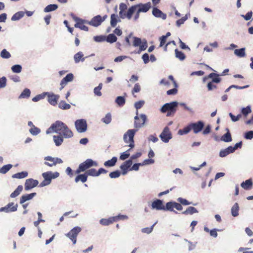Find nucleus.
Returning <instances> with one entry per match:
<instances>
[{
	"instance_id": "nucleus-58",
	"label": "nucleus",
	"mask_w": 253,
	"mask_h": 253,
	"mask_svg": "<svg viewBox=\"0 0 253 253\" xmlns=\"http://www.w3.org/2000/svg\"><path fill=\"white\" fill-rule=\"evenodd\" d=\"M121 175V172L119 170H116L113 172H111L109 174V176L111 178H116L119 177Z\"/></svg>"
},
{
	"instance_id": "nucleus-19",
	"label": "nucleus",
	"mask_w": 253,
	"mask_h": 253,
	"mask_svg": "<svg viewBox=\"0 0 253 253\" xmlns=\"http://www.w3.org/2000/svg\"><path fill=\"white\" fill-rule=\"evenodd\" d=\"M48 102L52 105L55 106L57 104V101L59 98V95H55L53 93H47Z\"/></svg>"
},
{
	"instance_id": "nucleus-4",
	"label": "nucleus",
	"mask_w": 253,
	"mask_h": 253,
	"mask_svg": "<svg viewBox=\"0 0 253 253\" xmlns=\"http://www.w3.org/2000/svg\"><path fill=\"white\" fill-rule=\"evenodd\" d=\"M177 105L178 103L176 101L166 103L161 108V111L163 113L167 112V116H173L176 111Z\"/></svg>"
},
{
	"instance_id": "nucleus-41",
	"label": "nucleus",
	"mask_w": 253,
	"mask_h": 253,
	"mask_svg": "<svg viewBox=\"0 0 253 253\" xmlns=\"http://www.w3.org/2000/svg\"><path fill=\"white\" fill-rule=\"evenodd\" d=\"M58 107L61 109L67 110L71 108V105L65 101H61L58 104Z\"/></svg>"
},
{
	"instance_id": "nucleus-8",
	"label": "nucleus",
	"mask_w": 253,
	"mask_h": 253,
	"mask_svg": "<svg viewBox=\"0 0 253 253\" xmlns=\"http://www.w3.org/2000/svg\"><path fill=\"white\" fill-rule=\"evenodd\" d=\"M44 160L45 161L44 163V165L50 167L56 166L57 164L63 163V161L61 159L51 156H46L44 157Z\"/></svg>"
},
{
	"instance_id": "nucleus-45",
	"label": "nucleus",
	"mask_w": 253,
	"mask_h": 253,
	"mask_svg": "<svg viewBox=\"0 0 253 253\" xmlns=\"http://www.w3.org/2000/svg\"><path fill=\"white\" fill-rule=\"evenodd\" d=\"M12 167V165L11 164L4 165L0 169V173L5 174L9 171Z\"/></svg>"
},
{
	"instance_id": "nucleus-1",
	"label": "nucleus",
	"mask_w": 253,
	"mask_h": 253,
	"mask_svg": "<svg viewBox=\"0 0 253 253\" xmlns=\"http://www.w3.org/2000/svg\"><path fill=\"white\" fill-rule=\"evenodd\" d=\"M147 121V116L145 114L138 115V111H136V116L134 117V126L136 128L128 130L124 135V140L126 143L129 144L128 146L130 148L134 147V136L138 129L145 125Z\"/></svg>"
},
{
	"instance_id": "nucleus-5",
	"label": "nucleus",
	"mask_w": 253,
	"mask_h": 253,
	"mask_svg": "<svg viewBox=\"0 0 253 253\" xmlns=\"http://www.w3.org/2000/svg\"><path fill=\"white\" fill-rule=\"evenodd\" d=\"M42 176L44 180L40 183V187L49 185L51 183L52 179L56 178L59 176V173L58 172L53 173L51 171H47L42 173Z\"/></svg>"
},
{
	"instance_id": "nucleus-36",
	"label": "nucleus",
	"mask_w": 253,
	"mask_h": 253,
	"mask_svg": "<svg viewBox=\"0 0 253 253\" xmlns=\"http://www.w3.org/2000/svg\"><path fill=\"white\" fill-rule=\"evenodd\" d=\"M25 13L23 11H19L15 13L11 17L12 21L18 20L23 17Z\"/></svg>"
},
{
	"instance_id": "nucleus-40",
	"label": "nucleus",
	"mask_w": 253,
	"mask_h": 253,
	"mask_svg": "<svg viewBox=\"0 0 253 253\" xmlns=\"http://www.w3.org/2000/svg\"><path fill=\"white\" fill-rule=\"evenodd\" d=\"M174 202H169L166 204V206H164V211H174Z\"/></svg>"
},
{
	"instance_id": "nucleus-61",
	"label": "nucleus",
	"mask_w": 253,
	"mask_h": 253,
	"mask_svg": "<svg viewBox=\"0 0 253 253\" xmlns=\"http://www.w3.org/2000/svg\"><path fill=\"white\" fill-rule=\"evenodd\" d=\"M7 79L5 77L0 78V88H3L6 85Z\"/></svg>"
},
{
	"instance_id": "nucleus-22",
	"label": "nucleus",
	"mask_w": 253,
	"mask_h": 253,
	"mask_svg": "<svg viewBox=\"0 0 253 253\" xmlns=\"http://www.w3.org/2000/svg\"><path fill=\"white\" fill-rule=\"evenodd\" d=\"M36 193H32L29 194H25L22 195L20 199V203L24 204L26 201L32 199L36 195Z\"/></svg>"
},
{
	"instance_id": "nucleus-43",
	"label": "nucleus",
	"mask_w": 253,
	"mask_h": 253,
	"mask_svg": "<svg viewBox=\"0 0 253 253\" xmlns=\"http://www.w3.org/2000/svg\"><path fill=\"white\" fill-rule=\"evenodd\" d=\"M175 54L176 57L180 60H183L185 58V55L184 53L181 51L178 50V49H175Z\"/></svg>"
},
{
	"instance_id": "nucleus-52",
	"label": "nucleus",
	"mask_w": 253,
	"mask_h": 253,
	"mask_svg": "<svg viewBox=\"0 0 253 253\" xmlns=\"http://www.w3.org/2000/svg\"><path fill=\"white\" fill-rule=\"evenodd\" d=\"M112 120L111 114L109 113H107L104 118L102 119V121L106 124H109Z\"/></svg>"
},
{
	"instance_id": "nucleus-62",
	"label": "nucleus",
	"mask_w": 253,
	"mask_h": 253,
	"mask_svg": "<svg viewBox=\"0 0 253 253\" xmlns=\"http://www.w3.org/2000/svg\"><path fill=\"white\" fill-rule=\"evenodd\" d=\"M130 150V149L127 150V151H126V152L122 153L121 154V156L120 157V159L122 160H126V159H127V158H128V157L129 156V153H128V151Z\"/></svg>"
},
{
	"instance_id": "nucleus-33",
	"label": "nucleus",
	"mask_w": 253,
	"mask_h": 253,
	"mask_svg": "<svg viewBox=\"0 0 253 253\" xmlns=\"http://www.w3.org/2000/svg\"><path fill=\"white\" fill-rule=\"evenodd\" d=\"M198 210L193 207H188L185 211L182 212V214L185 215L193 214L195 213H197Z\"/></svg>"
},
{
	"instance_id": "nucleus-17",
	"label": "nucleus",
	"mask_w": 253,
	"mask_h": 253,
	"mask_svg": "<svg viewBox=\"0 0 253 253\" xmlns=\"http://www.w3.org/2000/svg\"><path fill=\"white\" fill-rule=\"evenodd\" d=\"M152 209H156L157 210H164V205L163 201L159 199L154 201L151 204Z\"/></svg>"
},
{
	"instance_id": "nucleus-3",
	"label": "nucleus",
	"mask_w": 253,
	"mask_h": 253,
	"mask_svg": "<svg viewBox=\"0 0 253 253\" xmlns=\"http://www.w3.org/2000/svg\"><path fill=\"white\" fill-rule=\"evenodd\" d=\"M97 166V163L96 162L93 161L92 159H87L79 165L78 168L75 171V173L79 174L84 171L85 172L86 171L89 169V168L91 167Z\"/></svg>"
},
{
	"instance_id": "nucleus-44",
	"label": "nucleus",
	"mask_w": 253,
	"mask_h": 253,
	"mask_svg": "<svg viewBox=\"0 0 253 253\" xmlns=\"http://www.w3.org/2000/svg\"><path fill=\"white\" fill-rule=\"evenodd\" d=\"M191 130L190 124L188 126L184 127L183 129H179L178 133L180 135H183L188 133Z\"/></svg>"
},
{
	"instance_id": "nucleus-30",
	"label": "nucleus",
	"mask_w": 253,
	"mask_h": 253,
	"mask_svg": "<svg viewBox=\"0 0 253 253\" xmlns=\"http://www.w3.org/2000/svg\"><path fill=\"white\" fill-rule=\"evenodd\" d=\"M64 136L58 135L53 136V141L57 146H59L62 144L63 142Z\"/></svg>"
},
{
	"instance_id": "nucleus-26",
	"label": "nucleus",
	"mask_w": 253,
	"mask_h": 253,
	"mask_svg": "<svg viewBox=\"0 0 253 253\" xmlns=\"http://www.w3.org/2000/svg\"><path fill=\"white\" fill-rule=\"evenodd\" d=\"M232 149V146H230L226 149L221 150L219 152V156L220 157H225L229 154L233 153Z\"/></svg>"
},
{
	"instance_id": "nucleus-64",
	"label": "nucleus",
	"mask_w": 253,
	"mask_h": 253,
	"mask_svg": "<svg viewBox=\"0 0 253 253\" xmlns=\"http://www.w3.org/2000/svg\"><path fill=\"white\" fill-rule=\"evenodd\" d=\"M244 137L246 139H252L253 138V131L250 130L245 133Z\"/></svg>"
},
{
	"instance_id": "nucleus-53",
	"label": "nucleus",
	"mask_w": 253,
	"mask_h": 253,
	"mask_svg": "<svg viewBox=\"0 0 253 253\" xmlns=\"http://www.w3.org/2000/svg\"><path fill=\"white\" fill-rule=\"evenodd\" d=\"M157 222L150 227H146L142 229V232L144 233L149 234L152 232L154 226L156 224Z\"/></svg>"
},
{
	"instance_id": "nucleus-54",
	"label": "nucleus",
	"mask_w": 253,
	"mask_h": 253,
	"mask_svg": "<svg viewBox=\"0 0 253 253\" xmlns=\"http://www.w3.org/2000/svg\"><path fill=\"white\" fill-rule=\"evenodd\" d=\"M11 70L14 73H19L21 72L22 67L20 65H15L11 67Z\"/></svg>"
},
{
	"instance_id": "nucleus-46",
	"label": "nucleus",
	"mask_w": 253,
	"mask_h": 253,
	"mask_svg": "<svg viewBox=\"0 0 253 253\" xmlns=\"http://www.w3.org/2000/svg\"><path fill=\"white\" fill-rule=\"evenodd\" d=\"M58 6L56 4H49L44 9V12H48L50 11L55 10L57 9Z\"/></svg>"
},
{
	"instance_id": "nucleus-55",
	"label": "nucleus",
	"mask_w": 253,
	"mask_h": 253,
	"mask_svg": "<svg viewBox=\"0 0 253 253\" xmlns=\"http://www.w3.org/2000/svg\"><path fill=\"white\" fill-rule=\"evenodd\" d=\"M47 92H45L42 94L38 95L36 96L35 97H34L32 99V100L34 102H37L38 101H39L40 100L44 98L45 97V96L47 95Z\"/></svg>"
},
{
	"instance_id": "nucleus-12",
	"label": "nucleus",
	"mask_w": 253,
	"mask_h": 253,
	"mask_svg": "<svg viewBox=\"0 0 253 253\" xmlns=\"http://www.w3.org/2000/svg\"><path fill=\"white\" fill-rule=\"evenodd\" d=\"M107 17V15H105L103 17H101L100 15H98L92 18L91 21L88 22V23L90 25L97 27L100 25Z\"/></svg>"
},
{
	"instance_id": "nucleus-38",
	"label": "nucleus",
	"mask_w": 253,
	"mask_h": 253,
	"mask_svg": "<svg viewBox=\"0 0 253 253\" xmlns=\"http://www.w3.org/2000/svg\"><path fill=\"white\" fill-rule=\"evenodd\" d=\"M115 102L120 107L123 106L126 103V99L124 97L118 96Z\"/></svg>"
},
{
	"instance_id": "nucleus-20",
	"label": "nucleus",
	"mask_w": 253,
	"mask_h": 253,
	"mask_svg": "<svg viewBox=\"0 0 253 253\" xmlns=\"http://www.w3.org/2000/svg\"><path fill=\"white\" fill-rule=\"evenodd\" d=\"M153 15L157 17L160 18L163 20H165L167 18V14L163 13L161 10L157 7H154L152 10Z\"/></svg>"
},
{
	"instance_id": "nucleus-21",
	"label": "nucleus",
	"mask_w": 253,
	"mask_h": 253,
	"mask_svg": "<svg viewBox=\"0 0 253 253\" xmlns=\"http://www.w3.org/2000/svg\"><path fill=\"white\" fill-rule=\"evenodd\" d=\"M209 78L212 79V83H219L221 81V79L219 77V75L216 73H211L208 76H206L203 78V81L205 82L207 79Z\"/></svg>"
},
{
	"instance_id": "nucleus-32",
	"label": "nucleus",
	"mask_w": 253,
	"mask_h": 253,
	"mask_svg": "<svg viewBox=\"0 0 253 253\" xmlns=\"http://www.w3.org/2000/svg\"><path fill=\"white\" fill-rule=\"evenodd\" d=\"M127 5L126 4L124 3H121L120 4V12H119V15L121 18L124 19L125 16L124 14L126 12V10L127 9Z\"/></svg>"
},
{
	"instance_id": "nucleus-49",
	"label": "nucleus",
	"mask_w": 253,
	"mask_h": 253,
	"mask_svg": "<svg viewBox=\"0 0 253 253\" xmlns=\"http://www.w3.org/2000/svg\"><path fill=\"white\" fill-rule=\"evenodd\" d=\"M87 176H98L97 171L95 169H90L85 171Z\"/></svg>"
},
{
	"instance_id": "nucleus-25",
	"label": "nucleus",
	"mask_w": 253,
	"mask_h": 253,
	"mask_svg": "<svg viewBox=\"0 0 253 253\" xmlns=\"http://www.w3.org/2000/svg\"><path fill=\"white\" fill-rule=\"evenodd\" d=\"M77 174L78 175L76 176L75 179V181L76 183H78L79 181H81L83 183H84L87 181V176L85 172L83 174L79 173Z\"/></svg>"
},
{
	"instance_id": "nucleus-48",
	"label": "nucleus",
	"mask_w": 253,
	"mask_h": 253,
	"mask_svg": "<svg viewBox=\"0 0 253 253\" xmlns=\"http://www.w3.org/2000/svg\"><path fill=\"white\" fill-rule=\"evenodd\" d=\"M117 40V38L113 34L108 35L106 38V41L110 43H113L116 42Z\"/></svg>"
},
{
	"instance_id": "nucleus-59",
	"label": "nucleus",
	"mask_w": 253,
	"mask_h": 253,
	"mask_svg": "<svg viewBox=\"0 0 253 253\" xmlns=\"http://www.w3.org/2000/svg\"><path fill=\"white\" fill-rule=\"evenodd\" d=\"M30 133L33 135H37L40 132V129L34 126V127H31L29 130Z\"/></svg>"
},
{
	"instance_id": "nucleus-28",
	"label": "nucleus",
	"mask_w": 253,
	"mask_h": 253,
	"mask_svg": "<svg viewBox=\"0 0 253 253\" xmlns=\"http://www.w3.org/2000/svg\"><path fill=\"white\" fill-rule=\"evenodd\" d=\"M121 22L118 16L115 14H112L111 15L110 24L112 27L116 26L118 22Z\"/></svg>"
},
{
	"instance_id": "nucleus-51",
	"label": "nucleus",
	"mask_w": 253,
	"mask_h": 253,
	"mask_svg": "<svg viewBox=\"0 0 253 253\" xmlns=\"http://www.w3.org/2000/svg\"><path fill=\"white\" fill-rule=\"evenodd\" d=\"M102 84L100 83L98 86L96 87L94 89V94L98 96H100L102 95L101 92L100 91L101 89L102 88Z\"/></svg>"
},
{
	"instance_id": "nucleus-11",
	"label": "nucleus",
	"mask_w": 253,
	"mask_h": 253,
	"mask_svg": "<svg viewBox=\"0 0 253 253\" xmlns=\"http://www.w3.org/2000/svg\"><path fill=\"white\" fill-rule=\"evenodd\" d=\"M73 19L76 22L74 25L75 27L80 28L81 30L85 31H88V28L84 25L85 23H87L86 21L76 16H74Z\"/></svg>"
},
{
	"instance_id": "nucleus-15",
	"label": "nucleus",
	"mask_w": 253,
	"mask_h": 253,
	"mask_svg": "<svg viewBox=\"0 0 253 253\" xmlns=\"http://www.w3.org/2000/svg\"><path fill=\"white\" fill-rule=\"evenodd\" d=\"M135 6H136V9L138 10V13L146 12L151 7V3L150 2H148L144 4L140 3L137 4H135Z\"/></svg>"
},
{
	"instance_id": "nucleus-56",
	"label": "nucleus",
	"mask_w": 253,
	"mask_h": 253,
	"mask_svg": "<svg viewBox=\"0 0 253 253\" xmlns=\"http://www.w3.org/2000/svg\"><path fill=\"white\" fill-rule=\"evenodd\" d=\"M0 56L3 58L7 59L10 57L11 55L8 51L4 49L1 51Z\"/></svg>"
},
{
	"instance_id": "nucleus-24",
	"label": "nucleus",
	"mask_w": 253,
	"mask_h": 253,
	"mask_svg": "<svg viewBox=\"0 0 253 253\" xmlns=\"http://www.w3.org/2000/svg\"><path fill=\"white\" fill-rule=\"evenodd\" d=\"M253 185V183L252 179H248L241 184V187L246 190L251 189L252 188Z\"/></svg>"
},
{
	"instance_id": "nucleus-29",
	"label": "nucleus",
	"mask_w": 253,
	"mask_h": 253,
	"mask_svg": "<svg viewBox=\"0 0 253 253\" xmlns=\"http://www.w3.org/2000/svg\"><path fill=\"white\" fill-rule=\"evenodd\" d=\"M117 158L116 157H113L111 160H108L106 161L104 163V166L106 167H111L114 166L117 162Z\"/></svg>"
},
{
	"instance_id": "nucleus-6",
	"label": "nucleus",
	"mask_w": 253,
	"mask_h": 253,
	"mask_svg": "<svg viewBox=\"0 0 253 253\" xmlns=\"http://www.w3.org/2000/svg\"><path fill=\"white\" fill-rule=\"evenodd\" d=\"M81 230V227L76 226L66 234V236L72 241L73 244H75L77 242V237Z\"/></svg>"
},
{
	"instance_id": "nucleus-60",
	"label": "nucleus",
	"mask_w": 253,
	"mask_h": 253,
	"mask_svg": "<svg viewBox=\"0 0 253 253\" xmlns=\"http://www.w3.org/2000/svg\"><path fill=\"white\" fill-rule=\"evenodd\" d=\"M113 217H114L115 222H116L120 220L127 219L128 218L127 216L125 215H121V214H119L117 216H113Z\"/></svg>"
},
{
	"instance_id": "nucleus-47",
	"label": "nucleus",
	"mask_w": 253,
	"mask_h": 253,
	"mask_svg": "<svg viewBox=\"0 0 253 253\" xmlns=\"http://www.w3.org/2000/svg\"><path fill=\"white\" fill-rule=\"evenodd\" d=\"M31 94V91L28 88H25L24 89V90L22 91L20 95L19 96V98H28Z\"/></svg>"
},
{
	"instance_id": "nucleus-34",
	"label": "nucleus",
	"mask_w": 253,
	"mask_h": 253,
	"mask_svg": "<svg viewBox=\"0 0 253 253\" xmlns=\"http://www.w3.org/2000/svg\"><path fill=\"white\" fill-rule=\"evenodd\" d=\"M83 56L84 54L81 51L75 54L74 57L75 63H79L81 61H84V58Z\"/></svg>"
},
{
	"instance_id": "nucleus-9",
	"label": "nucleus",
	"mask_w": 253,
	"mask_h": 253,
	"mask_svg": "<svg viewBox=\"0 0 253 253\" xmlns=\"http://www.w3.org/2000/svg\"><path fill=\"white\" fill-rule=\"evenodd\" d=\"M160 137L162 141L165 143H168L172 138V134L168 126H166L161 134Z\"/></svg>"
},
{
	"instance_id": "nucleus-31",
	"label": "nucleus",
	"mask_w": 253,
	"mask_h": 253,
	"mask_svg": "<svg viewBox=\"0 0 253 253\" xmlns=\"http://www.w3.org/2000/svg\"><path fill=\"white\" fill-rule=\"evenodd\" d=\"M226 130L227 132L221 137V139L226 142H231L232 141L231 133L228 128H226Z\"/></svg>"
},
{
	"instance_id": "nucleus-16",
	"label": "nucleus",
	"mask_w": 253,
	"mask_h": 253,
	"mask_svg": "<svg viewBox=\"0 0 253 253\" xmlns=\"http://www.w3.org/2000/svg\"><path fill=\"white\" fill-rule=\"evenodd\" d=\"M190 126L191 127V129L193 130V132L195 133H198L203 129L204 126V124L202 121H199L195 123L190 124Z\"/></svg>"
},
{
	"instance_id": "nucleus-42",
	"label": "nucleus",
	"mask_w": 253,
	"mask_h": 253,
	"mask_svg": "<svg viewBox=\"0 0 253 253\" xmlns=\"http://www.w3.org/2000/svg\"><path fill=\"white\" fill-rule=\"evenodd\" d=\"M234 53L235 55L240 57H244L246 55L245 49L244 48H242L240 49H235L234 50Z\"/></svg>"
},
{
	"instance_id": "nucleus-50",
	"label": "nucleus",
	"mask_w": 253,
	"mask_h": 253,
	"mask_svg": "<svg viewBox=\"0 0 253 253\" xmlns=\"http://www.w3.org/2000/svg\"><path fill=\"white\" fill-rule=\"evenodd\" d=\"M141 90V86L138 83L135 84L133 88L131 91V93L134 97H136V95H135V93L139 92Z\"/></svg>"
},
{
	"instance_id": "nucleus-37",
	"label": "nucleus",
	"mask_w": 253,
	"mask_h": 253,
	"mask_svg": "<svg viewBox=\"0 0 253 253\" xmlns=\"http://www.w3.org/2000/svg\"><path fill=\"white\" fill-rule=\"evenodd\" d=\"M22 190L23 186L22 185H19L16 188V189L14 191L10 194V197L15 198L18 196L20 194L21 192L22 191Z\"/></svg>"
},
{
	"instance_id": "nucleus-35",
	"label": "nucleus",
	"mask_w": 253,
	"mask_h": 253,
	"mask_svg": "<svg viewBox=\"0 0 253 253\" xmlns=\"http://www.w3.org/2000/svg\"><path fill=\"white\" fill-rule=\"evenodd\" d=\"M239 207L238 204L236 203L231 208V213L234 217L237 216L239 214Z\"/></svg>"
},
{
	"instance_id": "nucleus-63",
	"label": "nucleus",
	"mask_w": 253,
	"mask_h": 253,
	"mask_svg": "<svg viewBox=\"0 0 253 253\" xmlns=\"http://www.w3.org/2000/svg\"><path fill=\"white\" fill-rule=\"evenodd\" d=\"M251 111H252L251 107L250 106H247L245 108H243L242 109L241 112L244 115L247 116V115L251 113Z\"/></svg>"
},
{
	"instance_id": "nucleus-18",
	"label": "nucleus",
	"mask_w": 253,
	"mask_h": 253,
	"mask_svg": "<svg viewBox=\"0 0 253 253\" xmlns=\"http://www.w3.org/2000/svg\"><path fill=\"white\" fill-rule=\"evenodd\" d=\"M132 164L131 160H128L124 162L120 166L121 169L122 170V174L125 175L127 173L128 169L131 167Z\"/></svg>"
},
{
	"instance_id": "nucleus-27",
	"label": "nucleus",
	"mask_w": 253,
	"mask_h": 253,
	"mask_svg": "<svg viewBox=\"0 0 253 253\" xmlns=\"http://www.w3.org/2000/svg\"><path fill=\"white\" fill-rule=\"evenodd\" d=\"M114 222V217L113 216L108 218H102L99 221L100 223L103 226H108Z\"/></svg>"
},
{
	"instance_id": "nucleus-23",
	"label": "nucleus",
	"mask_w": 253,
	"mask_h": 253,
	"mask_svg": "<svg viewBox=\"0 0 253 253\" xmlns=\"http://www.w3.org/2000/svg\"><path fill=\"white\" fill-rule=\"evenodd\" d=\"M135 5H132L130 7L127 11V12H125L124 15L125 18H127L130 20L132 18V14L137 10Z\"/></svg>"
},
{
	"instance_id": "nucleus-14",
	"label": "nucleus",
	"mask_w": 253,
	"mask_h": 253,
	"mask_svg": "<svg viewBox=\"0 0 253 253\" xmlns=\"http://www.w3.org/2000/svg\"><path fill=\"white\" fill-rule=\"evenodd\" d=\"M39 184L37 180L33 178L27 179L25 183V190L27 191L36 187Z\"/></svg>"
},
{
	"instance_id": "nucleus-13",
	"label": "nucleus",
	"mask_w": 253,
	"mask_h": 253,
	"mask_svg": "<svg viewBox=\"0 0 253 253\" xmlns=\"http://www.w3.org/2000/svg\"><path fill=\"white\" fill-rule=\"evenodd\" d=\"M18 205L14 204V203L11 202L8 203L6 206L0 209V211H4L5 212H11L16 211L17 210Z\"/></svg>"
},
{
	"instance_id": "nucleus-7",
	"label": "nucleus",
	"mask_w": 253,
	"mask_h": 253,
	"mask_svg": "<svg viewBox=\"0 0 253 253\" xmlns=\"http://www.w3.org/2000/svg\"><path fill=\"white\" fill-rule=\"evenodd\" d=\"M133 45L135 47L139 46L138 53H140L142 51L145 50L147 47V42L146 40L142 42L141 39L137 37L133 38Z\"/></svg>"
},
{
	"instance_id": "nucleus-2",
	"label": "nucleus",
	"mask_w": 253,
	"mask_h": 253,
	"mask_svg": "<svg viewBox=\"0 0 253 253\" xmlns=\"http://www.w3.org/2000/svg\"><path fill=\"white\" fill-rule=\"evenodd\" d=\"M52 131L58 133L65 138H71L73 136L72 130L65 124L60 121H57L52 124L51 126L46 130V133H49Z\"/></svg>"
},
{
	"instance_id": "nucleus-39",
	"label": "nucleus",
	"mask_w": 253,
	"mask_h": 253,
	"mask_svg": "<svg viewBox=\"0 0 253 253\" xmlns=\"http://www.w3.org/2000/svg\"><path fill=\"white\" fill-rule=\"evenodd\" d=\"M28 175V172L26 171H22L21 172L16 173L12 175L13 178H23L27 177Z\"/></svg>"
},
{
	"instance_id": "nucleus-57",
	"label": "nucleus",
	"mask_w": 253,
	"mask_h": 253,
	"mask_svg": "<svg viewBox=\"0 0 253 253\" xmlns=\"http://www.w3.org/2000/svg\"><path fill=\"white\" fill-rule=\"evenodd\" d=\"M188 19L187 14H186L185 16L182 17L181 19H178L176 21V26L179 27L180 25L183 24L184 22Z\"/></svg>"
},
{
	"instance_id": "nucleus-10",
	"label": "nucleus",
	"mask_w": 253,
	"mask_h": 253,
	"mask_svg": "<svg viewBox=\"0 0 253 253\" xmlns=\"http://www.w3.org/2000/svg\"><path fill=\"white\" fill-rule=\"evenodd\" d=\"M77 131L80 133L85 132L87 129V124L85 120H78L75 123Z\"/></svg>"
}]
</instances>
